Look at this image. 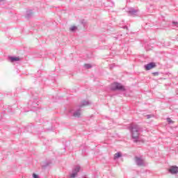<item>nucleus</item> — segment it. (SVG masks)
Masks as SVG:
<instances>
[{"label": "nucleus", "mask_w": 178, "mask_h": 178, "mask_svg": "<svg viewBox=\"0 0 178 178\" xmlns=\"http://www.w3.org/2000/svg\"><path fill=\"white\" fill-rule=\"evenodd\" d=\"M76 30H77V26H73L70 28V31H72V33H74Z\"/></svg>", "instance_id": "nucleus-14"}, {"label": "nucleus", "mask_w": 178, "mask_h": 178, "mask_svg": "<svg viewBox=\"0 0 178 178\" xmlns=\"http://www.w3.org/2000/svg\"><path fill=\"white\" fill-rule=\"evenodd\" d=\"M172 26H174L175 27H178L177 22H172Z\"/></svg>", "instance_id": "nucleus-16"}, {"label": "nucleus", "mask_w": 178, "mask_h": 178, "mask_svg": "<svg viewBox=\"0 0 178 178\" xmlns=\"http://www.w3.org/2000/svg\"><path fill=\"white\" fill-rule=\"evenodd\" d=\"M135 162L138 166H144V161L138 156L135 157Z\"/></svg>", "instance_id": "nucleus-6"}, {"label": "nucleus", "mask_w": 178, "mask_h": 178, "mask_svg": "<svg viewBox=\"0 0 178 178\" xmlns=\"http://www.w3.org/2000/svg\"><path fill=\"white\" fill-rule=\"evenodd\" d=\"M109 6H111V7H112V6H115V3H114L113 2H112V1H111V5H109Z\"/></svg>", "instance_id": "nucleus-21"}, {"label": "nucleus", "mask_w": 178, "mask_h": 178, "mask_svg": "<svg viewBox=\"0 0 178 178\" xmlns=\"http://www.w3.org/2000/svg\"><path fill=\"white\" fill-rule=\"evenodd\" d=\"M9 60H10V62H12V63H13V62H17V61L20 60V58H19V57L10 56V57H9Z\"/></svg>", "instance_id": "nucleus-12"}, {"label": "nucleus", "mask_w": 178, "mask_h": 178, "mask_svg": "<svg viewBox=\"0 0 178 178\" xmlns=\"http://www.w3.org/2000/svg\"><path fill=\"white\" fill-rule=\"evenodd\" d=\"M81 110L80 108L76 110L74 113H73V116L74 118H80V115H81Z\"/></svg>", "instance_id": "nucleus-9"}, {"label": "nucleus", "mask_w": 178, "mask_h": 178, "mask_svg": "<svg viewBox=\"0 0 178 178\" xmlns=\"http://www.w3.org/2000/svg\"><path fill=\"white\" fill-rule=\"evenodd\" d=\"M168 172L171 173V175H176L178 173V167L177 166H171L170 167Z\"/></svg>", "instance_id": "nucleus-7"}, {"label": "nucleus", "mask_w": 178, "mask_h": 178, "mask_svg": "<svg viewBox=\"0 0 178 178\" xmlns=\"http://www.w3.org/2000/svg\"><path fill=\"white\" fill-rule=\"evenodd\" d=\"M120 37H122V35H118V36L114 37V38L115 40H119V38H120Z\"/></svg>", "instance_id": "nucleus-19"}, {"label": "nucleus", "mask_w": 178, "mask_h": 178, "mask_svg": "<svg viewBox=\"0 0 178 178\" xmlns=\"http://www.w3.org/2000/svg\"><path fill=\"white\" fill-rule=\"evenodd\" d=\"M129 130L131 131V136L134 139V143H137L140 137V133L143 131V128H141L140 125L131 124L129 127Z\"/></svg>", "instance_id": "nucleus-1"}, {"label": "nucleus", "mask_w": 178, "mask_h": 178, "mask_svg": "<svg viewBox=\"0 0 178 178\" xmlns=\"http://www.w3.org/2000/svg\"><path fill=\"white\" fill-rule=\"evenodd\" d=\"M147 119H151V118H152V115H146Z\"/></svg>", "instance_id": "nucleus-20"}, {"label": "nucleus", "mask_w": 178, "mask_h": 178, "mask_svg": "<svg viewBox=\"0 0 178 178\" xmlns=\"http://www.w3.org/2000/svg\"><path fill=\"white\" fill-rule=\"evenodd\" d=\"M156 67V64L154 62H151L144 66L145 70H151V69H154V67Z\"/></svg>", "instance_id": "nucleus-5"}, {"label": "nucleus", "mask_w": 178, "mask_h": 178, "mask_svg": "<svg viewBox=\"0 0 178 178\" xmlns=\"http://www.w3.org/2000/svg\"><path fill=\"white\" fill-rule=\"evenodd\" d=\"M111 91H124L126 89L124 88V86H123V85L115 82L111 84Z\"/></svg>", "instance_id": "nucleus-3"}, {"label": "nucleus", "mask_w": 178, "mask_h": 178, "mask_svg": "<svg viewBox=\"0 0 178 178\" xmlns=\"http://www.w3.org/2000/svg\"><path fill=\"white\" fill-rule=\"evenodd\" d=\"M33 178H40V177L37 174H33Z\"/></svg>", "instance_id": "nucleus-18"}, {"label": "nucleus", "mask_w": 178, "mask_h": 178, "mask_svg": "<svg viewBox=\"0 0 178 178\" xmlns=\"http://www.w3.org/2000/svg\"><path fill=\"white\" fill-rule=\"evenodd\" d=\"M124 29H127V26H124Z\"/></svg>", "instance_id": "nucleus-24"}, {"label": "nucleus", "mask_w": 178, "mask_h": 178, "mask_svg": "<svg viewBox=\"0 0 178 178\" xmlns=\"http://www.w3.org/2000/svg\"><path fill=\"white\" fill-rule=\"evenodd\" d=\"M87 105H90V102L83 100L79 105V108H83V106H87Z\"/></svg>", "instance_id": "nucleus-10"}, {"label": "nucleus", "mask_w": 178, "mask_h": 178, "mask_svg": "<svg viewBox=\"0 0 178 178\" xmlns=\"http://www.w3.org/2000/svg\"><path fill=\"white\" fill-rule=\"evenodd\" d=\"M28 104L31 111H35L40 109V106H38L40 102H38V99L37 98H32Z\"/></svg>", "instance_id": "nucleus-2"}, {"label": "nucleus", "mask_w": 178, "mask_h": 178, "mask_svg": "<svg viewBox=\"0 0 178 178\" xmlns=\"http://www.w3.org/2000/svg\"><path fill=\"white\" fill-rule=\"evenodd\" d=\"M84 67H86V69H91L92 66L90 64H85Z\"/></svg>", "instance_id": "nucleus-15"}, {"label": "nucleus", "mask_w": 178, "mask_h": 178, "mask_svg": "<svg viewBox=\"0 0 178 178\" xmlns=\"http://www.w3.org/2000/svg\"><path fill=\"white\" fill-rule=\"evenodd\" d=\"M154 76H156V74H158V72H154Z\"/></svg>", "instance_id": "nucleus-23"}, {"label": "nucleus", "mask_w": 178, "mask_h": 178, "mask_svg": "<svg viewBox=\"0 0 178 178\" xmlns=\"http://www.w3.org/2000/svg\"><path fill=\"white\" fill-rule=\"evenodd\" d=\"M121 156H122V153L118 152V153L115 154L114 159L115 160L118 159V158H120Z\"/></svg>", "instance_id": "nucleus-13"}, {"label": "nucleus", "mask_w": 178, "mask_h": 178, "mask_svg": "<svg viewBox=\"0 0 178 178\" xmlns=\"http://www.w3.org/2000/svg\"><path fill=\"white\" fill-rule=\"evenodd\" d=\"M80 169H81L80 165H76L74 168V169L72 170V173L70 175V177L71 178L76 177V176H77V173H79V172H80Z\"/></svg>", "instance_id": "nucleus-4"}, {"label": "nucleus", "mask_w": 178, "mask_h": 178, "mask_svg": "<svg viewBox=\"0 0 178 178\" xmlns=\"http://www.w3.org/2000/svg\"><path fill=\"white\" fill-rule=\"evenodd\" d=\"M138 10H136L133 8H129L127 13L129 16H136L137 15Z\"/></svg>", "instance_id": "nucleus-8"}, {"label": "nucleus", "mask_w": 178, "mask_h": 178, "mask_svg": "<svg viewBox=\"0 0 178 178\" xmlns=\"http://www.w3.org/2000/svg\"><path fill=\"white\" fill-rule=\"evenodd\" d=\"M31 16H33V11L31 10H27L25 17L26 19H30V17H31Z\"/></svg>", "instance_id": "nucleus-11"}, {"label": "nucleus", "mask_w": 178, "mask_h": 178, "mask_svg": "<svg viewBox=\"0 0 178 178\" xmlns=\"http://www.w3.org/2000/svg\"><path fill=\"white\" fill-rule=\"evenodd\" d=\"M167 122H168L170 124H172V123H173V122L172 121V120H171L170 118H167Z\"/></svg>", "instance_id": "nucleus-17"}, {"label": "nucleus", "mask_w": 178, "mask_h": 178, "mask_svg": "<svg viewBox=\"0 0 178 178\" xmlns=\"http://www.w3.org/2000/svg\"><path fill=\"white\" fill-rule=\"evenodd\" d=\"M113 66H115V64H113L110 66V69H113Z\"/></svg>", "instance_id": "nucleus-22"}]
</instances>
